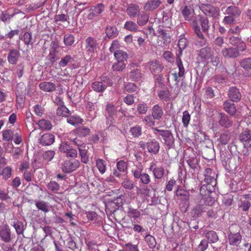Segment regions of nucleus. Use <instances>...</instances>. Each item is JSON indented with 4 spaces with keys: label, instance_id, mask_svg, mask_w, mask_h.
<instances>
[{
    "label": "nucleus",
    "instance_id": "nucleus-1",
    "mask_svg": "<svg viewBox=\"0 0 251 251\" xmlns=\"http://www.w3.org/2000/svg\"><path fill=\"white\" fill-rule=\"evenodd\" d=\"M196 20L198 21L201 25L202 31L201 30L199 25V23L195 21H194L192 23L193 29L194 32L196 34L197 36L199 38V39L203 40L201 42L204 44L205 41V37L202 34V32L205 33H207L208 32V30L210 27L209 20L207 17L199 15L197 17Z\"/></svg>",
    "mask_w": 251,
    "mask_h": 251
},
{
    "label": "nucleus",
    "instance_id": "nucleus-2",
    "mask_svg": "<svg viewBox=\"0 0 251 251\" xmlns=\"http://www.w3.org/2000/svg\"><path fill=\"white\" fill-rule=\"evenodd\" d=\"M216 189V186L210 185L209 184H203L200 189V193L204 200L206 205H211L213 203L212 197L210 194L214 192Z\"/></svg>",
    "mask_w": 251,
    "mask_h": 251
},
{
    "label": "nucleus",
    "instance_id": "nucleus-3",
    "mask_svg": "<svg viewBox=\"0 0 251 251\" xmlns=\"http://www.w3.org/2000/svg\"><path fill=\"white\" fill-rule=\"evenodd\" d=\"M154 134L157 137L161 136L163 140L165 145L169 149L172 148L174 144L175 139L172 133L169 130H160L157 127L153 128Z\"/></svg>",
    "mask_w": 251,
    "mask_h": 251
},
{
    "label": "nucleus",
    "instance_id": "nucleus-4",
    "mask_svg": "<svg viewBox=\"0 0 251 251\" xmlns=\"http://www.w3.org/2000/svg\"><path fill=\"white\" fill-rule=\"evenodd\" d=\"M117 109L115 106L112 103H108L105 107V116L106 118V124L109 128L110 126H114L115 123L114 117L116 115Z\"/></svg>",
    "mask_w": 251,
    "mask_h": 251
},
{
    "label": "nucleus",
    "instance_id": "nucleus-5",
    "mask_svg": "<svg viewBox=\"0 0 251 251\" xmlns=\"http://www.w3.org/2000/svg\"><path fill=\"white\" fill-rule=\"evenodd\" d=\"M200 8L207 16L211 17L214 19H218L220 16V9L217 7L210 4H201Z\"/></svg>",
    "mask_w": 251,
    "mask_h": 251
},
{
    "label": "nucleus",
    "instance_id": "nucleus-6",
    "mask_svg": "<svg viewBox=\"0 0 251 251\" xmlns=\"http://www.w3.org/2000/svg\"><path fill=\"white\" fill-rule=\"evenodd\" d=\"M80 166V162L77 160L69 159L66 160L61 165V170L65 173H70L75 170Z\"/></svg>",
    "mask_w": 251,
    "mask_h": 251
},
{
    "label": "nucleus",
    "instance_id": "nucleus-7",
    "mask_svg": "<svg viewBox=\"0 0 251 251\" xmlns=\"http://www.w3.org/2000/svg\"><path fill=\"white\" fill-rule=\"evenodd\" d=\"M59 150L60 152L66 153L67 157L73 158L77 157V151L73 149V147L67 142L62 143L59 146Z\"/></svg>",
    "mask_w": 251,
    "mask_h": 251
},
{
    "label": "nucleus",
    "instance_id": "nucleus-8",
    "mask_svg": "<svg viewBox=\"0 0 251 251\" xmlns=\"http://www.w3.org/2000/svg\"><path fill=\"white\" fill-rule=\"evenodd\" d=\"M0 238L5 243H9L12 240L11 229L7 224L0 226Z\"/></svg>",
    "mask_w": 251,
    "mask_h": 251
},
{
    "label": "nucleus",
    "instance_id": "nucleus-9",
    "mask_svg": "<svg viewBox=\"0 0 251 251\" xmlns=\"http://www.w3.org/2000/svg\"><path fill=\"white\" fill-rule=\"evenodd\" d=\"M204 180L206 184H209L210 185L217 186L216 177L217 175L212 171V169L209 168H206L204 171Z\"/></svg>",
    "mask_w": 251,
    "mask_h": 251
},
{
    "label": "nucleus",
    "instance_id": "nucleus-10",
    "mask_svg": "<svg viewBox=\"0 0 251 251\" xmlns=\"http://www.w3.org/2000/svg\"><path fill=\"white\" fill-rule=\"evenodd\" d=\"M222 54L227 59H235L240 56V51L233 47L225 48L222 50Z\"/></svg>",
    "mask_w": 251,
    "mask_h": 251
},
{
    "label": "nucleus",
    "instance_id": "nucleus-11",
    "mask_svg": "<svg viewBox=\"0 0 251 251\" xmlns=\"http://www.w3.org/2000/svg\"><path fill=\"white\" fill-rule=\"evenodd\" d=\"M229 43L232 47L238 49L240 51H244L246 50V45L244 42L240 37L235 36H230L229 38Z\"/></svg>",
    "mask_w": 251,
    "mask_h": 251
},
{
    "label": "nucleus",
    "instance_id": "nucleus-12",
    "mask_svg": "<svg viewBox=\"0 0 251 251\" xmlns=\"http://www.w3.org/2000/svg\"><path fill=\"white\" fill-rule=\"evenodd\" d=\"M104 7V5L101 3L91 7L89 10L90 13L87 15L88 19L93 20L95 17L99 16L103 11Z\"/></svg>",
    "mask_w": 251,
    "mask_h": 251
},
{
    "label": "nucleus",
    "instance_id": "nucleus-13",
    "mask_svg": "<svg viewBox=\"0 0 251 251\" xmlns=\"http://www.w3.org/2000/svg\"><path fill=\"white\" fill-rule=\"evenodd\" d=\"M239 140L243 143L245 148H251V130L245 129L239 135Z\"/></svg>",
    "mask_w": 251,
    "mask_h": 251
},
{
    "label": "nucleus",
    "instance_id": "nucleus-14",
    "mask_svg": "<svg viewBox=\"0 0 251 251\" xmlns=\"http://www.w3.org/2000/svg\"><path fill=\"white\" fill-rule=\"evenodd\" d=\"M222 10L224 11L225 15L231 16L236 18L239 17L241 13V9L235 5H231L226 8L223 7Z\"/></svg>",
    "mask_w": 251,
    "mask_h": 251
},
{
    "label": "nucleus",
    "instance_id": "nucleus-15",
    "mask_svg": "<svg viewBox=\"0 0 251 251\" xmlns=\"http://www.w3.org/2000/svg\"><path fill=\"white\" fill-rule=\"evenodd\" d=\"M242 239V236L239 232L234 233L229 231L228 235V241L230 245L239 246Z\"/></svg>",
    "mask_w": 251,
    "mask_h": 251
},
{
    "label": "nucleus",
    "instance_id": "nucleus-16",
    "mask_svg": "<svg viewBox=\"0 0 251 251\" xmlns=\"http://www.w3.org/2000/svg\"><path fill=\"white\" fill-rule=\"evenodd\" d=\"M219 124L223 127L228 128L232 126V120L231 118L224 113H220L218 116Z\"/></svg>",
    "mask_w": 251,
    "mask_h": 251
},
{
    "label": "nucleus",
    "instance_id": "nucleus-17",
    "mask_svg": "<svg viewBox=\"0 0 251 251\" xmlns=\"http://www.w3.org/2000/svg\"><path fill=\"white\" fill-rule=\"evenodd\" d=\"M85 49L88 52L93 53L96 51L98 43L93 37H88L85 40Z\"/></svg>",
    "mask_w": 251,
    "mask_h": 251
},
{
    "label": "nucleus",
    "instance_id": "nucleus-18",
    "mask_svg": "<svg viewBox=\"0 0 251 251\" xmlns=\"http://www.w3.org/2000/svg\"><path fill=\"white\" fill-rule=\"evenodd\" d=\"M54 139V135L47 133L41 136L39 139V143L43 146H50L53 143Z\"/></svg>",
    "mask_w": 251,
    "mask_h": 251
},
{
    "label": "nucleus",
    "instance_id": "nucleus-19",
    "mask_svg": "<svg viewBox=\"0 0 251 251\" xmlns=\"http://www.w3.org/2000/svg\"><path fill=\"white\" fill-rule=\"evenodd\" d=\"M146 147L148 151L153 154L158 153L160 149L159 144L155 139L149 140L146 143Z\"/></svg>",
    "mask_w": 251,
    "mask_h": 251
},
{
    "label": "nucleus",
    "instance_id": "nucleus-20",
    "mask_svg": "<svg viewBox=\"0 0 251 251\" xmlns=\"http://www.w3.org/2000/svg\"><path fill=\"white\" fill-rule=\"evenodd\" d=\"M229 100L233 102H238L241 99V94L239 90L235 87L230 88L228 91Z\"/></svg>",
    "mask_w": 251,
    "mask_h": 251
},
{
    "label": "nucleus",
    "instance_id": "nucleus-21",
    "mask_svg": "<svg viewBox=\"0 0 251 251\" xmlns=\"http://www.w3.org/2000/svg\"><path fill=\"white\" fill-rule=\"evenodd\" d=\"M223 109L230 116H234L236 112V107L233 101L226 100L223 103Z\"/></svg>",
    "mask_w": 251,
    "mask_h": 251
},
{
    "label": "nucleus",
    "instance_id": "nucleus-22",
    "mask_svg": "<svg viewBox=\"0 0 251 251\" xmlns=\"http://www.w3.org/2000/svg\"><path fill=\"white\" fill-rule=\"evenodd\" d=\"M151 116L155 120L159 121L162 119L164 112L162 107L157 104L154 105L151 109Z\"/></svg>",
    "mask_w": 251,
    "mask_h": 251
},
{
    "label": "nucleus",
    "instance_id": "nucleus-23",
    "mask_svg": "<svg viewBox=\"0 0 251 251\" xmlns=\"http://www.w3.org/2000/svg\"><path fill=\"white\" fill-rule=\"evenodd\" d=\"M20 56V52L16 50H10L7 55V60L9 64L15 65L17 64Z\"/></svg>",
    "mask_w": 251,
    "mask_h": 251
},
{
    "label": "nucleus",
    "instance_id": "nucleus-24",
    "mask_svg": "<svg viewBox=\"0 0 251 251\" xmlns=\"http://www.w3.org/2000/svg\"><path fill=\"white\" fill-rule=\"evenodd\" d=\"M215 51L210 47H206L200 50L199 55L203 60H206L213 56Z\"/></svg>",
    "mask_w": 251,
    "mask_h": 251
},
{
    "label": "nucleus",
    "instance_id": "nucleus-25",
    "mask_svg": "<svg viewBox=\"0 0 251 251\" xmlns=\"http://www.w3.org/2000/svg\"><path fill=\"white\" fill-rule=\"evenodd\" d=\"M176 195L179 198L180 201L189 202L190 194L187 190L182 188H177Z\"/></svg>",
    "mask_w": 251,
    "mask_h": 251
},
{
    "label": "nucleus",
    "instance_id": "nucleus-26",
    "mask_svg": "<svg viewBox=\"0 0 251 251\" xmlns=\"http://www.w3.org/2000/svg\"><path fill=\"white\" fill-rule=\"evenodd\" d=\"M157 35L159 38L162 40L164 45H167L170 43L171 39L169 34L161 28H159L158 29L157 31Z\"/></svg>",
    "mask_w": 251,
    "mask_h": 251
},
{
    "label": "nucleus",
    "instance_id": "nucleus-27",
    "mask_svg": "<svg viewBox=\"0 0 251 251\" xmlns=\"http://www.w3.org/2000/svg\"><path fill=\"white\" fill-rule=\"evenodd\" d=\"M161 84L162 89L158 91V96L160 100L167 101L170 96V92L165 85Z\"/></svg>",
    "mask_w": 251,
    "mask_h": 251
},
{
    "label": "nucleus",
    "instance_id": "nucleus-28",
    "mask_svg": "<svg viewBox=\"0 0 251 251\" xmlns=\"http://www.w3.org/2000/svg\"><path fill=\"white\" fill-rule=\"evenodd\" d=\"M88 147L87 146L84 147H81V149H79V150H78L81 161L84 164L88 163L89 161V155L88 154Z\"/></svg>",
    "mask_w": 251,
    "mask_h": 251
},
{
    "label": "nucleus",
    "instance_id": "nucleus-29",
    "mask_svg": "<svg viewBox=\"0 0 251 251\" xmlns=\"http://www.w3.org/2000/svg\"><path fill=\"white\" fill-rule=\"evenodd\" d=\"M39 86L41 90L48 92H52L56 88L55 84L50 82H41Z\"/></svg>",
    "mask_w": 251,
    "mask_h": 251
},
{
    "label": "nucleus",
    "instance_id": "nucleus-30",
    "mask_svg": "<svg viewBox=\"0 0 251 251\" xmlns=\"http://www.w3.org/2000/svg\"><path fill=\"white\" fill-rule=\"evenodd\" d=\"M140 11L139 6L135 4H130L127 8L126 12L130 17H135Z\"/></svg>",
    "mask_w": 251,
    "mask_h": 251
},
{
    "label": "nucleus",
    "instance_id": "nucleus-31",
    "mask_svg": "<svg viewBox=\"0 0 251 251\" xmlns=\"http://www.w3.org/2000/svg\"><path fill=\"white\" fill-rule=\"evenodd\" d=\"M143 74L139 69L133 70L129 73V77L132 81H138L142 80Z\"/></svg>",
    "mask_w": 251,
    "mask_h": 251
},
{
    "label": "nucleus",
    "instance_id": "nucleus-32",
    "mask_svg": "<svg viewBox=\"0 0 251 251\" xmlns=\"http://www.w3.org/2000/svg\"><path fill=\"white\" fill-rule=\"evenodd\" d=\"M240 66L248 72V75L251 76V57L242 59L240 62Z\"/></svg>",
    "mask_w": 251,
    "mask_h": 251
},
{
    "label": "nucleus",
    "instance_id": "nucleus-33",
    "mask_svg": "<svg viewBox=\"0 0 251 251\" xmlns=\"http://www.w3.org/2000/svg\"><path fill=\"white\" fill-rule=\"evenodd\" d=\"M161 3L160 0H149L145 4V8L147 10H153L158 8Z\"/></svg>",
    "mask_w": 251,
    "mask_h": 251
},
{
    "label": "nucleus",
    "instance_id": "nucleus-34",
    "mask_svg": "<svg viewBox=\"0 0 251 251\" xmlns=\"http://www.w3.org/2000/svg\"><path fill=\"white\" fill-rule=\"evenodd\" d=\"M143 169V167L142 164L140 162L138 165L134 166L131 170L132 174L135 178L139 179L141 175L142 174V172Z\"/></svg>",
    "mask_w": 251,
    "mask_h": 251
},
{
    "label": "nucleus",
    "instance_id": "nucleus-35",
    "mask_svg": "<svg viewBox=\"0 0 251 251\" xmlns=\"http://www.w3.org/2000/svg\"><path fill=\"white\" fill-rule=\"evenodd\" d=\"M38 125L40 128L45 130H50L52 127L50 122L45 119L40 120L38 121Z\"/></svg>",
    "mask_w": 251,
    "mask_h": 251
},
{
    "label": "nucleus",
    "instance_id": "nucleus-36",
    "mask_svg": "<svg viewBox=\"0 0 251 251\" xmlns=\"http://www.w3.org/2000/svg\"><path fill=\"white\" fill-rule=\"evenodd\" d=\"M106 36L109 38H114L118 34V31L115 26L107 27L105 30Z\"/></svg>",
    "mask_w": 251,
    "mask_h": 251
},
{
    "label": "nucleus",
    "instance_id": "nucleus-37",
    "mask_svg": "<svg viewBox=\"0 0 251 251\" xmlns=\"http://www.w3.org/2000/svg\"><path fill=\"white\" fill-rule=\"evenodd\" d=\"M114 56L117 61L125 62L127 58L126 53L122 50H118L115 51Z\"/></svg>",
    "mask_w": 251,
    "mask_h": 251
},
{
    "label": "nucleus",
    "instance_id": "nucleus-38",
    "mask_svg": "<svg viewBox=\"0 0 251 251\" xmlns=\"http://www.w3.org/2000/svg\"><path fill=\"white\" fill-rule=\"evenodd\" d=\"M149 15L145 12H142L137 18V24L140 26L144 25L148 22Z\"/></svg>",
    "mask_w": 251,
    "mask_h": 251
},
{
    "label": "nucleus",
    "instance_id": "nucleus-39",
    "mask_svg": "<svg viewBox=\"0 0 251 251\" xmlns=\"http://www.w3.org/2000/svg\"><path fill=\"white\" fill-rule=\"evenodd\" d=\"M13 226L15 228L18 235L22 234L23 233L25 230V226L22 222L19 221L14 222Z\"/></svg>",
    "mask_w": 251,
    "mask_h": 251
},
{
    "label": "nucleus",
    "instance_id": "nucleus-40",
    "mask_svg": "<svg viewBox=\"0 0 251 251\" xmlns=\"http://www.w3.org/2000/svg\"><path fill=\"white\" fill-rule=\"evenodd\" d=\"M92 88L97 92H103L106 88L105 85L100 81H95L92 83Z\"/></svg>",
    "mask_w": 251,
    "mask_h": 251
},
{
    "label": "nucleus",
    "instance_id": "nucleus-41",
    "mask_svg": "<svg viewBox=\"0 0 251 251\" xmlns=\"http://www.w3.org/2000/svg\"><path fill=\"white\" fill-rule=\"evenodd\" d=\"M128 216L131 218L134 219V220L137 218H138L141 216V212L132 207H128L127 209Z\"/></svg>",
    "mask_w": 251,
    "mask_h": 251
},
{
    "label": "nucleus",
    "instance_id": "nucleus-42",
    "mask_svg": "<svg viewBox=\"0 0 251 251\" xmlns=\"http://www.w3.org/2000/svg\"><path fill=\"white\" fill-rule=\"evenodd\" d=\"M205 237L211 243H216L219 240V237L217 233L213 230L206 232L205 233Z\"/></svg>",
    "mask_w": 251,
    "mask_h": 251
},
{
    "label": "nucleus",
    "instance_id": "nucleus-43",
    "mask_svg": "<svg viewBox=\"0 0 251 251\" xmlns=\"http://www.w3.org/2000/svg\"><path fill=\"white\" fill-rule=\"evenodd\" d=\"M11 172L12 168L10 167H6L3 169L0 168V175L5 179H7L11 177Z\"/></svg>",
    "mask_w": 251,
    "mask_h": 251
},
{
    "label": "nucleus",
    "instance_id": "nucleus-44",
    "mask_svg": "<svg viewBox=\"0 0 251 251\" xmlns=\"http://www.w3.org/2000/svg\"><path fill=\"white\" fill-rule=\"evenodd\" d=\"M67 121L68 123L75 126L79 123H81L82 122V119L80 118L79 117L75 115H68L67 117Z\"/></svg>",
    "mask_w": 251,
    "mask_h": 251
},
{
    "label": "nucleus",
    "instance_id": "nucleus-45",
    "mask_svg": "<svg viewBox=\"0 0 251 251\" xmlns=\"http://www.w3.org/2000/svg\"><path fill=\"white\" fill-rule=\"evenodd\" d=\"M231 137V133L230 132L226 131L221 134L219 139L220 141L222 144L226 145L230 141Z\"/></svg>",
    "mask_w": 251,
    "mask_h": 251
},
{
    "label": "nucleus",
    "instance_id": "nucleus-46",
    "mask_svg": "<svg viewBox=\"0 0 251 251\" xmlns=\"http://www.w3.org/2000/svg\"><path fill=\"white\" fill-rule=\"evenodd\" d=\"M137 111L139 114L145 115L149 110V107L147 103L142 102L139 103L137 106Z\"/></svg>",
    "mask_w": 251,
    "mask_h": 251
},
{
    "label": "nucleus",
    "instance_id": "nucleus-47",
    "mask_svg": "<svg viewBox=\"0 0 251 251\" xmlns=\"http://www.w3.org/2000/svg\"><path fill=\"white\" fill-rule=\"evenodd\" d=\"M145 240L151 249H154L156 245V242L155 238L150 235H147L145 237Z\"/></svg>",
    "mask_w": 251,
    "mask_h": 251
},
{
    "label": "nucleus",
    "instance_id": "nucleus-48",
    "mask_svg": "<svg viewBox=\"0 0 251 251\" xmlns=\"http://www.w3.org/2000/svg\"><path fill=\"white\" fill-rule=\"evenodd\" d=\"M205 209V207L204 205L198 204L193 209L192 213L194 215V217H199L202 212L204 211Z\"/></svg>",
    "mask_w": 251,
    "mask_h": 251
},
{
    "label": "nucleus",
    "instance_id": "nucleus-49",
    "mask_svg": "<svg viewBox=\"0 0 251 251\" xmlns=\"http://www.w3.org/2000/svg\"><path fill=\"white\" fill-rule=\"evenodd\" d=\"M35 205L37 208L44 212H48L49 211L48 203L44 201H38L35 202Z\"/></svg>",
    "mask_w": 251,
    "mask_h": 251
},
{
    "label": "nucleus",
    "instance_id": "nucleus-50",
    "mask_svg": "<svg viewBox=\"0 0 251 251\" xmlns=\"http://www.w3.org/2000/svg\"><path fill=\"white\" fill-rule=\"evenodd\" d=\"M155 120L151 116V115H149L145 116L143 118V122L145 124V125L151 127L155 125Z\"/></svg>",
    "mask_w": 251,
    "mask_h": 251
},
{
    "label": "nucleus",
    "instance_id": "nucleus-51",
    "mask_svg": "<svg viewBox=\"0 0 251 251\" xmlns=\"http://www.w3.org/2000/svg\"><path fill=\"white\" fill-rule=\"evenodd\" d=\"M124 28L129 31L135 32L138 29V26L132 21H127L124 25Z\"/></svg>",
    "mask_w": 251,
    "mask_h": 251
},
{
    "label": "nucleus",
    "instance_id": "nucleus-52",
    "mask_svg": "<svg viewBox=\"0 0 251 251\" xmlns=\"http://www.w3.org/2000/svg\"><path fill=\"white\" fill-rule=\"evenodd\" d=\"M181 13L184 19L188 21L190 20L193 15V11L190 9H189L187 6L184 7L181 11Z\"/></svg>",
    "mask_w": 251,
    "mask_h": 251
},
{
    "label": "nucleus",
    "instance_id": "nucleus-53",
    "mask_svg": "<svg viewBox=\"0 0 251 251\" xmlns=\"http://www.w3.org/2000/svg\"><path fill=\"white\" fill-rule=\"evenodd\" d=\"M70 113L69 109L65 106H59L56 110V114L59 116L67 117L68 114Z\"/></svg>",
    "mask_w": 251,
    "mask_h": 251
},
{
    "label": "nucleus",
    "instance_id": "nucleus-54",
    "mask_svg": "<svg viewBox=\"0 0 251 251\" xmlns=\"http://www.w3.org/2000/svg\"><path fill=\"white\" fill-rule=\"evenodd\" d=\"M63 41L65 46H72L75 42V37L72 34H66L64 36Z\"/></svg>",
    "mask_w": 251,
    "mask_h": 251
},
{
    "label": "nucleus",
    "instance_id": "nucleus-55",
    "mask_svg": "<svg viewBox=\"0 0 251 251\" xmlns=\"http://www.w3.org/2000/svg\"><path fill=\"white\" fill-rule=\"evenodd\" d=\"M130 132L134 137H138L142 134V127L139 126H136L130 130Z\"/></svg>",
    "mask_w": 251,
    "mask_h": 251
},
{
    "label": "nucleus",
    "instance_id": "nucleus-56",
    "mask_svg": "<svg viewBox=\"0 0 251 251\" xmlns=\"http://www.w3.org/2000/svg\"><path fill=\"white\" fill-rule=\"evenodd\" d=\"M14 133L11 130H5L3 131L2 139L4 141H10L12 140Z\"/></svg>",
    "mask_w": 251,
    "mask_h": 251
},
{
    "label": "nucleus",
    "instance_id": "nucleus-57",
    "mask_svg": "<svg viewBox=\"0 0 251 251\" xmlns=\"http://www.w3.org/2000/svg\"><path fill=\"white\" fill-rule=\"evenodd\" d=\"M154 177L156 179L161 178L164 173V170L162 167H155L152 170Z\"/></svg>",
    "mask_w": 251,
    "mask_h": 251
},
{
    "label": "nucleus",
    "instance_id": "nucleus-58",
    "mask_svg": "<svg viewBox=\"0 0 251 251\" xmlns=\"http://www.w3.org/2000/svg\"><path fill=\"white\" fill-rule=\"evenodd\" d=\"M74 61L73 58L70 55H67L62 58L59 63L60 67H64L68 63L72 62Z\"/></svg>",
    "mask_w": 251,
    "mask_h": 251
},
{
    "label": "nucleus",
    "instance_id": "nucleus-59",
    "mask_svg": "<svg viewBox=\"0 0 251 251\" xmlns=\"http://www.w3.org/2000/svg\"><path fill=\"white\" fill-rule=\"evenodd\" d=\"M187 45V40L185 38H182L178 40L177 46L179 54H181L182 50Z\"/></svg>",
    "mask_w": 251,
    "mask_h": 251
},
{
    "label": "nucleus",
    "instance_id": "nucleus-60",
    "mask_svg": "<svg viewBox=\"0 0 251 251\" xmlns=\"http://www.w3.org/2000/svg\"><path fill=\"white\" fill-rule=\"evenodd\" d=\"M25 66L24 63H20L16 67V75L20 78H21L25 72Z\"/></svg>",
    "mask_w": 251,
    "mask_h": 251
},
{
    "label": "nucleus",
    "instance_id": "nucleus-61",
    "mask_svg": "<svg viewBox=\"0 0 251 251\" xmlns=\"http://www.w3.org/2000/svg\"><path fill=\"white\" fill-rule=\"evenodd\" d=\"M176 64L177 66L179 69V72L178 74V76L182 77L185 74V69L182 64V62L179 57H178L176 59Z\"/></svg>",
    "mask_w": 251,
    "mask_h": 251
},
{
    "label": "nucleus",
    "instance_id": "nucleus-62",
    "mask_svg": "<svg viewBox=\"0 0 251 251\" xmlns=\"http://www.w3.org/2000/svg\"><path fill=\"white\" fill-rule=\"evenodd\" d=\"M105 162L102 159H98L96 161V166L101 174H103L105 172L106 167Z\"/></svg>",
    "mask_w": 251,
    "mask_h": 251
},
{
    "label": "nucleus",
    "instance_id": "nucleus-63",
    "mask_svg": "<svg viewBox=\"0 0 251 251\" xmlns=\"http://www.w3.org/2000/svg\"><path fill=\"white\" fill-rule=\"evenodd\" d=\"M90 129L85 126H80L77 129V133L80 136H86L90 134Z\"/></svg>",
    "mask_w": 251,
    "mask_h": 251
},
{
    "label": "nucleus",
    "instance_id": "nucleus-64",
    "mask_svg": "<svg viewBox=\"0 0 251 251\" xmlns=\"http://www.w3.org/2000/svg\"><path fill=\"white\" fill-rule=\"evenodd\" d=\"M122 186L126 189L131 190L134 187V184L132 180L125 179L122 183Z\"/></svg>",
    "mask_w": 251,
    "mask_h": 251
}]
</instances>
